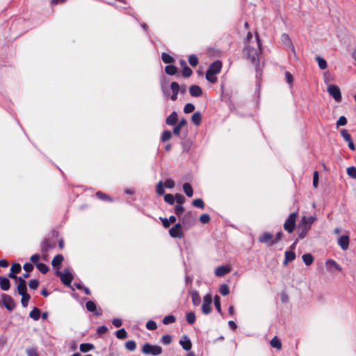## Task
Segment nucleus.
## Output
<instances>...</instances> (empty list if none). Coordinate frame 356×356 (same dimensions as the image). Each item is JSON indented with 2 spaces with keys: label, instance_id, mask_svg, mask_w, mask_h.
<instances>
[{
  "label": "nucleus",
  "instance_id": "1",
  "mask_svg": "<svg viewBox=\"0 0 356 356\" xmlns=\"http://www.w3.org/2000/svg\"><path fill=\"white\" fill-rule=\"evenodd\" d=\"M256 40L257 48L252 47L247 44L244 47L243 53L247 56L252 63L255 65L256 70H257L259 63V54L261 51V42L257 35L256 36Z\"/></svg>",
  "mask_w": 356,
  "mask_h": 356
},
{
  "label": "nucleus",
  "instance_id": "2",
  "mask_svg": "<svg viewBox=\"0 0 356 356\" xmlns=\"http://www.w3.org/2000/svg\"><path fill=\"white\" fill-rule=\"evenodd\" d=\"M316 220V218L315 216L302 217L298 224V228L300 229V232L298 234L299 238L302 239L307 236L308 231L311 229L312 225Z\"/></svg>",
  "mask_w": 356,
  "mask_h": 356
},
{
  "label": "nucleus",
  "instance_id": "3",
  "mask_svg": "<svg viewBox=\"0 0 356 356\" xmlns=\"http://www.w3.org/2000/svg\"><path fill=\"white\" fill-rule=\"evenodd\" d=\"M142 352L146 355L157 356L162 353V348L157 345L146 343L142 348Z\"/></svg>",
  "mask_w": 356,
  "mask_h": 356
},
{
  "label": "nucleus",
  "instance_id": "4",
  "mask_svg": "<svg viewBox=\"0 0 356 356\" xmlns=\"http://www.w3.org/2000/svg\"><path fill=\"white\" fill-rule=\"evenodd\" d=\"M56 275L60 277L61 282L65 286H70L74 278L69 269H65L63 272L58 270L56 272Z\"/></svg>",
  "mask_w": 356,
  "mask_h": 356
},
{
  "label": "nucleus",
  "instance_id": "5",
  "mask_svg": "<svg viewBox=\"0 0 356 356\" xmlns=\"http://www.w3.org/2000/svg\"><path fill=\"white\" fill-rule=\"evenodd\" d=\"M297 217V213H291L286 218L284 224V229L289 233L293 232L296 226V220Z\"/></svg>",
  "mask_w": 356,
  "mask_h": 356
},
{
  "label": "nucleus",
  "instance_id": "6",
  "mask_svg": "<svg viewBox=\"0 0 356 356\" xmlns=\"http://www.w3.org/2000/svg\"><path fill=\"white\" fill-rule=\"evenodd\" d=\"M1 298L3 305L8 311L11 312L15 308V302L10 295L3 293Z\"/></svg>",
  "mask_w": 356,
  "mask_h": 356
},
{
  "label": "nucleus",
  "instance_id": "7",
  "mask_svg": "<svg viewBox=\"0 0 356 356\" xmlns=\"http://www.w3.org/2000/svg\"><path fill=\"white\" fill-rule=\"evenodd\" d=\"M169 234L172 238H183L184 233L181 229V225L180 223H176L169 229Z\"/></svg>",
  "mask_w": 356,
  "mask_h": 356
},
{
  "label": "nucleus",
  "instance_id": "8",
  "mask_svg": "<svg viewBox=\"0 0 356 356\" xmlns=\"http://www.w3.org/2000/svg\"><path fill=\"white\" fill-rule=\"evenodd\" d=\"M327 92L334 99L339 102L341 99V93L339 88L336 85H330L327 87Z\"/></svg>",
  "mask_w": 356,
  "mask_h": 356
},
{
  "label": "nucleus",
  "instance_id": "9",
  "mask_svg": "<svg viewBox=\"0 0 356 356\" xmlns=\"http://www.w3.org/2000/svg\"><path fill=\"white\" fill-rule=\"evenodd\" d=\"M259 241L261 243H264L267 245L268 246H272L274 245L273 235L270 232H266L263 233L261 236H259Z\"/></svg>",
  "mask_w": 356,
  "mask_h": 356
},
{
  "label": "nucleus",
  "instance_id": "10",
  "mask_svg": "<svg viewBox=\"0 0 356 356\" xmlns=\"http://www.w3.org/2000/svg\"><path fill=\"white\" fill-rule=\"evenodd\" d=\"M56 247L55 243H51L49 239L46 238L42 241L40 244V250L42 254H47L50 250Z\"/></svg>",
  "mask_w": 356,
  "mask_h": 356
},
{
  "label": "nucleus",
  "instance_id": "11",
  "mask_svg": "<svg viewBox=\"0 0 356 356\" xmlns=\"http://www.w3.org/2000/svg\"><path fill=\"white\" fill-rule=\"evenodd\" d=\"M340 133L343 139L348 142V147L350 149L354 151L355 149V145L352 140L351 136L348 134V131L343 129L341 130Z\"/></svg>",
  "mask_w": 356,
  "mask_h": 356
},
{
  "label": "nucleus",
  "instance_id": "12",
  "mask_svg": "<svg viewBox=\"0 0 356 356\" xmlns=\"http://www.w3.org/2000/svg\"><path fill=\"white\" fill-rule=\"evenodd\" d=\"M86 307L88 311L94 312L95 315L97 316H100L102 315V310H97V306L94 301L92 300H88L86 302Z\"/></svg>",
  "mask_w": 356,
  "mask_h": 356
},
{
  "label": "nucleus",
  "instance_id": "13",
  "mask_svg": "<svg viewBox=\"0 0 356 356\" xmlns=\"http://www.w3.org/2000/svg\"><path fill=\"white\" fill-rule=\"evenodd\" d=\"M179 344L182 348L186 351H188L192 348V343L191 339L187 335H184L179 340Z\"/></svg>",
  "mask_w": 356,
  "mask_h": 356
},
{
  "label": "nucleus",
  "instance_id": "14",
  "mask_svg": "<svg viewBox=\"0 0 356 356\" xmlns=\"http://www.w3.org/2000/svg\"><path fill=\"white\" fill-rule=\"evenodd\" d=\"M222 68V63L220 60H216L213 62L209 67L207 71L210 72L212 74H218Z\"/></svg>",
  "mask_w": 356,
  "mask_h": 356
},
{
  "label": "nucleus",
  "instance_id": "15",
  "mask_svg": "<svg viewBox=\"0 0 356 356\" xmlns=\"http://www.w3.org/2000/svg\"><path fill=\"white\" fill-rule=\"evenodd\" d=\"M21 270L22 267L19 264L15 263L13 264L10 268V272L8 274V277L11 279H17L18 277L16 275V273H19Z\"/></svg>",
  "mask_w": 356,
  "mask_h": 356
},
{
  "label": "nucleus",
  "instance_id": "16",
  "mask_svg": "<svg viewBox=\"0 0 356 356\" xmlns=\"http://www.w3.org/2000/svg\"><path fill=\"white\" fill-rule=\"evenodd\" d=\"M349 237L347 235H343L338 239V245L343 250H346L349 245Z\"/></svg>",
  "mask_w": 356,
  "mask_h": 356
},
{
  "label": "nucleus",
  "instance_id": "17",
  "mask_svg": "<svg viewBox=\"0 0 356 356\" xmlns=\"http://www.w3.org/2000/svg\"><path fill=\"white\" fill-rule=\"evenodd\" d=\"M281 40L283 44H284L286 46L289 47L291 49V50L292 51V52L293 54H295L294 46L293 45V43H292L288 34L282 33L281 35Z\"/></svg>",
  "mask_w": 356,
  "mask_h": 356
},
{
  "label": "nucleus",
  "instance_id": "18",
  "mask_svg": "<svg viewBox=\"0 0 356 356\" xmlns=\"http://www.w3.org/2000/svg\"><path fill=\"white\" fill-rule=\"evenodd\" d=\"M18 280L17 292L19 294H22L27 291L26 282L22 277L17 278Z\"/></svg>",
  "mask_w": 356,
  "mask_h": 356
},
{
  "label": "nucleus",
  "instance_id": "19",
  "mask_svg": "<svg viewBox=\"0 0 356 356\" xmlns=\"http://www.w3.org/2000/svg\"><path fill=\"white\" fill-rule=\"evenodd\" d=\"M189 92L192 97H198L202 95V90L197 85H192L189 88Z\"/></svg>",
  "mask_w": 356,
  "mask_h": 356
},
{
  "label": "nucleus",
  "instance_id": "20",
  "mask_svg": "<svg viewBox=\"0 0 356 356\" xmlns=\"http://www.w3.org/2000/svg\"><path fill=\"white\" fill-rule=\"evenodd\" d=\"M178 118H177V113L176 111H173L171 113V114L168 116V118L165 120V123L168 125L173 126L175 125L177 122Z\"/></svg>",
  "mask_w": 356,
  "mask_h": 356
},
{
  "label": "nucleus",
  "instance_id": "21",
  "mask_svg": "<svg viewBox=\"0 0 356 356\" xmlns=\"http://www.w3.org/2000/svg\"><path fill=\"white\" fill-rule=\"evenodd\" d=\"M229 272V268L225 266H220L216 268L215 270V275L217 277H222L227 273Z\"/></svg>",
  "mask_w": 356,
  "mask_h": 356
},
{
  "label": "nucleus",
  "instance_id": "22",
  "mask_svg": "<svg viewBox=\"0 0 356 356\" xmlns=\"http://www.w3.org/2000/svg\"><path fill=\"white\" fill-rule=\"evenodd\" d=\"M191 299L194 306H198L201 302V297L197 291L193 290L191 292Z\"/></svg>",
  "mask_w": 356,
  "mask_h": 356
},
{
  "label": "nucleus",
  "instance_id": "23",
  "mask_svg": "<svg viewBox=\"0 0 356 356\" xmlns=\"http://www.w3.org/2000/svg\"><path fill=\"white\" fill-rule=\"evenodd\" d=\"M0 287L3 291H8L10 287V282L8 278L1 277L0 279Z\"/></svg>",
  "mask_w": 356,
  "mask_h": 356
},
{
  "label": "nucleus",
  "instance_id": "24",
  "mask_svg": "<svg viewBox=\"0 0 356 356\" xmlns=\"http://www.w3.org/2000/svg\"><path fill=\"white\" fill-rule=\"evenodd\" d=\"M296 259V254L292 251H286L284 264H287L289 261H291Z\"/></svg>",
  "mask_w": 356,
  "mask_h": 356
},
{
  "label": "nucleus",
  "instance_id": "25",
  "mask_svg": "<svg viewBox=\"0 0 356 356\" xmlns=\"http://www.w3.org/2000/svg\"><path fill=\"white\" fill-rule=\"evenodd\" d=\"M183 190L186 195V196L191 197L193 195V190L192 188L191 185L189 183H184L183 184Z\"/></svg>",
  "mask_w": 356,
  "mask_h": 356
},
{
  "label": "nucleus",
  "instance_id": "26",
  "mask_svg": "<svg viewBox=\"0 0 356 356\" xmlns=\"http://www.w3.org/2000/svg\"><path fill=\"white\" fill-rule=\"evenodd\" d=\"M63 261V256L62 254H57L53 258V259L51 261V265L54 267L59 266L61 264Z\"/></svg>",
  "mask_w": 356,
  "mask_h": 356
},
{
  "label": "nucleus",
  "instance_id": "27",
  "mask_svg": "<svg viewBox=\"0 0 356 356\" xmlns=\"http://www.w3.org/2000/svg\"><path fill=\"white\" fill-rule=\"evenodd\" d=\"M29 316L34 321L39 320L40 317V310L38 307H34L32 311L29 313Z\"/></svg>",
  "mask_w": 356,
  "mask_h": 356
},
{
  "label": "nucleus",
  "instance_id": "28",
  "mask_svg": "<svg viewBox=\"0 0 356 356\" xmlns=\"http://www.w3.org/2000/svg\"><path fill=\"white\" fill-rule=\"evenodd\" d=\"M302 258L303 262L305 263V264L306 266H310L313 263L314 257L309 253L304 254L302 255Z\"/></svg>",
  "mask_w": 356,
  "mask_h": 356
},
{
  "label": "nucleus",
  "instance_id": "29",
  "mask_svg": "<svg viewBox=\"0 0 356 356\" xmlns=\"http://www.w3.org/2000/svg\"><path fill=\"white\" fill-rule=\"evenodd\" d=\"M19 295L22 296L21 303L22 307H26L28 306L29 301L31 298L30 295L28 294L27 292L22 293V294Z\"/></svg>",
  "mask_w": 356,
  "mask_h": 356
},
{
  "label": "nucleus",
  "instance_id": "30",
  "mask_svg": "<svg viewBox=\"0 0 356 356\" xmlns=\"http://www.w3.org/2000/svg\"><path fill=\"white\" fill-rule=\"evenodd\" d=\"M192 122L197 126L200 125L202 120L201 113L200 112H195L191 117Z\"/></svg>",
  "mask_w": 356,
  "mask_h": 356
},
{
  "label": "nucleus",
  "instance_id": "31",
  "mask_svg": "<svg viewBox=\"0 0 356 356\" xmlns=\"http://www.w3.org/2000/svg\"><path fill=\"white\" fill-rule=\"evenodd\" d=\"M94 348V346L92 343H86L80 345L79 349L83 353H87Z\"/></svg>",
  "mask_w": 356,
  "mask_h": 356
},
{
  "label": "nucleus",
  "instance_id": "32",
  "mask_svg": "<svg viewBox=\"0 0 356 356\" xmlns=\"http://www.w3.org/2000/svg\"><path fill=\"white\" fill-rule=\"evenodd\" d=\"M316 60L318 62V65L320 69L325 70L327 67V61L321 56H316Z\"/></svg>",
  "mask_w": 356,
  "mask_h": 356
},
{
  "label": "nucleus",
  "instance_id": "33",
  "mask_svg": "<svg viewBox=\"0 0 356 356\" xmlns=\"http://www.w3.org/2000/svg\"><path fill=\"white\" fill-rule=\"evenodd\" d=\"M165 72L169 75H175L177 72V67L172 65L165 66Z\"/></svg>",
  "mask_w": 356,
  "mask_h": 356
},
{
  "label": "nucleus",
  "instance_id": "34",
  "mask_svg": "<svg viewBox=\"0 0 356 356\" xmlns=\"http://www.w3.org/2000/svg\"><path fill=\"white\" fill-rule=\"evenodd\" d=\"M96 196L101 200L108 201V202L113 201V199L110 196H108L106 193H102V191H97L96 193Z\"/></svg>",
  "mask_w": 356,
  "mask_h": 356
},
{
  "label": "nucleus",
  "instance_id": "35",
  "mask_svg": "<svg viewBox=\"0 0 356 356\" xmlns=\"http://www.w3.org/2000/svg\"><path fill=\"white\" fill-rule=\"evenodd\" d=\"M115 336L119 339H124L127 337V332L124 328H121L115 332Z\"/></svg>",
  "mask_w": 356,
  "mask_h": 356
},
{
  "label": "nucleus",
  "instance_id": "36",
  "mask_svg": "<svg viewBox=\"0 0 356 356\" xmlns=\"http://www.w3.org/2000/svg\"><path fill=\"white\" fill-rule=\"evenodd\" d=\"M36 267L39 270V271L42 274L47 273L48 272V270H49V268L48 267V266H47L44 263L36 264Z\"/></svg>",
  "mask_w": 356,
  "mask_h": 356
},
{
  "label": "nucleus",
  "instance_id": "37",
  "mask_svg": "<svg viewBox=\"0 0 356 356\" xmlns=\"http://www.w3.org/2000/svg\"><path fill=\"white\" fill-rule=\"evenodd\" d=\"M164 201L170 205L174 204L175 202V195L170 193L165 194L164 195Z\"/></svg>",
  "mask_w": 356,
  "mask_h": 356
},
{
  "label": "nucleus",
  "instance_id": "38",
  "mask_svg": "<svg viewBox=\"0 0 356 356\" xmlns=\"http://www.w3.org/2000/svg\"><path fill=\"white\" fill-rule=\"evenodd\" d=\"M193 207L203 209L204 208V203L200 198L193 200L192 202Z\"/></svg>",
  "mask_w": 356,
  "mask_h": 356
},
{
  "label": "nucleus",
  "instance_id": "39",
  "mask_svg": "<svg viewBox=\"0 0 356 356\" xmlns=\"http://www.w3.org/2000/svg\"><path fill=\"white\" fill-rule=\"evenodd\" d=\"M214 305L218 313L221 314L220 298L218 295H216L213 298Z\"/></svg>",
  "mask_w": 356,
  "mask_h": 356
},
{
  "label": "nucleus",
  "instance_id": "40",
  "mask_svg": "<svg viewBox=\"0 0 356 356\" xmlns=\"http://www.w3.org/2000/svg\"><path fill=\"white\" fill-rule=\"evenodd\" d=\"M219 292L222 295V296H227L229 293V286L226 284H222L220 286V288H219Z\"/></svg>",
  "mask_w": 356,
  "mask_h": 356
},
{
  "label": "nucleus",
  "instance_id": "41",
  "mask_svg": "<svg viewBox=\"0 0 356 356\" xmlns=\"http://www.w3.org/2000/svg\"><path fill=\"white\" fill-rule=\"evenodd\" d=\"M175 197L177 204L183 205L186 202L185 197L180 193L175 194Z\"/></svg>",
  "mask_w": 356,
  "mask_h": 356
},
{
  "label": "nucleus",
  "instance_id": "42",
  "mask_svg": "<svg viewBox=\"0 0 356 356\" xmlns=\"http://www.w3.org/2000/svg\"><path fill=\"white\" fill-rule=\"evenodd\" d=\"M186 321L187 322L192 325L195 323V314L194 312H190L186 314Z\"/></svg>",
  "mask_w": 356,
  "mask_h": 356
},
{
  "label": "nucleus",
  "instance_id": "43",
  "mask_svg": "<svg viewBox=\"0 0 356 356\" xmlns=\"http://www.w3.org/2000/svg\"><path fill=\"white\" fill-rule=\"evenodd\" d=\"M161 58L163 63H165L170 64L174 62V58L170 55L166 53L162 54Z\"/></svg>",
  "mask_w": 356,
  "mask_h": 356
},
{
  "label": "nucleus",
  "instance_id": "44",
  "mask_svg": "<svg viewBox=\"0 0 356 356\" xmlns=\"http://www.w3.org/2000/svg\"><path fill=\"white\" fill-rule=\"evenodd\" d=\"M205 77H206V79L212 83H214L216 82L217 81V77L216 76V74H212L210 72H208L207 71L206 72V75H205Z\"/></svg>",
  "mask_w": 356,
  "mask_h": 356
},
{
  "label": "nucleus",
  "instance_id": "45",
  "mask_svg": "<svg viewBox=\"0 0 356 356\" xmlns=\"http://www.w3.org/2000/svg\"><path fill=\"white\" fill-rule=\"evenodd\" d=\"M188 62L192 67H195L198 64V58L195 54H191L188 57Z\"/></svg>",
  "mask_w": 356,
  "mask_h": 356
},
{
  "label": "nucleus",
  "instance_id": "46",
  "mask_svg": "<svg viewBox=\"0 0 356 356\" xmlns=\"http://www.w3.org/2000/svg\"><path fill=\"white\" fill-rule=\"evenodd\" d=\"M172 137V133L169 130H165L163 132L161 135V140L162 142H166L167 140H170Z\"/></svg>",
  "mask_w": 356,
  "mask_h": 356
},
{
  "label": "nucleus",
  "instance_id": "47",
  "mask_svg": "<svg viewBox=\"0 0 356 356\" xmlns=\"http://www.w3.org/2000/svg\"><path fill=\"white\" fill-rule=\"evenodd\" d=\"M125 347L129 351H134L136 348V343L134 341L130 340L126 342Z\"/></svg>",
  "mask_w": 356,
  "mask_h": 356
},
{
  "label": "nucleus",
  "instance_id": "48",
  "mask_svg": "<svg viewBox=\"0 0 356 356\" xmlns=\"http://www.w3.org/2000/svg\"><path fill=\"white\" fill-rule=\"evenodd\" d=\"M175 317L173 315H168L163 318V323L165 325H168L170 323H175Z\"/></svg>",
  "mask_w": 356,
  "mask_h": 356
},
{
  "label": "nucleus",
  "instance_id": "49",
  "mask_svg": "<svg viewBox=\"0 0 356 356\" xmlns=\"http://www.w3.org/2000/svg\"><path fill=\"white\" fill-rule=\"evenodd\" d=\"M270 345H271L272 347L276 348L277 349H280L282 347V343H281L280 339H278L276 337H274L270 341Z\"/></svg>",
  "mask_w": 356,
  "mask_h": 356
},
{
  "label": "nucleus",
  "instance_id": "50",
  "mask_svg": "<svg viewBox=\"0 0 356 356\" xmlns=\"http://www.w3.org/2000/svg\"><path fill=\"white\" fill-rule=\"evenodd\" d=\"M192 73V70L188 66H184V68H182V76L184 77L188 78L191 76Z\"/></svg>",
  "mask_w": 356,
  "mask_h": 356
},
{
  "label": "nucleus",
  "instance_id": "51",
  "mask_svg": "<svg viewBox=\"0 0 356 356\" xmlns=\"http://www.w3.org/2000/svg\"><path fill=\"white\" fill-rule=\"evenodd\" d=\"M156 191L159 195H162L164 194L165 191L163 188V184L162 181H160L156 186Z\"/></svg>",
  "mask_w": 356,
  "mask_h": 356
},
{
  "label": "nucleus",
  "instance_id": "52",
  "mask_svg": "<svg viewBox=\"0 0 356 356\" xmlns=\"http://www.w3.org/2000/svg\"><path fill=\"white\" fill-rule=\"evenodd\" d=\"M347 174L353 179H356V168L354 166L348 167L347 168Z\"/></svg>",
  "mask_w": 356,
  "mask_h": 356
},
{
  "label": "nucleus",
  "instance_id": "53",
  "mask_svg": "<svg viewBox=\"0 0 356 356\" xmlns=\"http://www.w3.org/2000/svg\"><path fill=\"white\" fill-rule=\"evenodd\" d=\"M184 208L183 205L176 204L175 207V214L180 218L181 215L184 213Z\"/></svg>",
  "mask_w": 356,
  "mask_h": 356
},
{
  "label": "nucleus",
  "instance_id": "54",
  "mask_svg": "<svg viewBox=\"0 0 356 356\" xmlns=\"http://www.w3.org/2000/svg\"><path fill=\"white\" fill-rule=\"evenodd\" d=\"M170 89L172 93L178 94L180 90V86L178 83L174 81L170 84Z\"/></svg>",
  "mask_w": 356,
  "mask_h": 356
},
{
  "label": "nucleus",
  "instance_id": "55",
  "mask_svg": "<svg viewBox=\"0 0 356 356\" xmlns=\"http://www.w3.org/2000/svg\"><path fill=\"white\" fill-rule=\"evenodd\" d=\"M195 110V106L191 103H188L184 106V112L185 113H192Z\"/></svg>",
  "mask_w": 356,
  "mask_h": 356
},
{
  "label": "nucleus",
  "instance_id": "56",
  "mask_svg": "<svg viewBox=\"0 0 356 356\" xmlns=\"http://www.w3.org/2000/svg\"><path fill=\"white\" fill-rule=\"evenodd\" d=\"M146 328L149 330H154L157 328V325L155 321L149 320L146 323Z\"/></svg>",
  "mask_w": 356,
  "mask_h": 356
},
{
  "label": "nucleus",
  "instance_id": "57",
  "mask_svg": "<svg viewBox=\"0 0 356 356\" xmlns=\"http://www.w3.org/2000/svg\"><path fill=\"white\" fill-rule=\"evenodd\" d=\"M27 356H39L36 348H29L26 350Z\"/></svg>",
  "mask_w": 356,
  "mask_h": 356
},
{
  "label": "nucleus",
  "instance_id": "58",
  "mask_svg": "<svg viewBox=\"0 0 356 356\" xmlns=\"http://www.w3.org/2000/svg\"><path fill=\"white\" fill-rule=\"evenodd\" d=\"M39 282L38 280L32 279L29 282V286L31 289H36L38 287Z\"/></svg>",
  "mask_w": 356,
  "mask_h": 356
},
{
  "label": "nucleus",
  "instance_id": "59",
  "mask_svg": "<svg viewBox=\"0 0 356 356\" xmlns=\"http://www.w3.org/2000/svg\"><path fill=\"white\" fill-rule=\"evenodd\" d=\"M337 262L332 259H328L325 262L326 268L328 270H332V268L336 266Z\"/></svg>",
  "mask_w": 356,
  "mask_h": 356
},
{
  "label": "nucleus",
  "instance_id": "60",
  "mask_svg": "<svg viewBox=\"0 0 356 356\" xmlns=\"http://www.w3.org/2000/svg\"><path fill=\"white\" fill-rule=\"evenodd\" d=\"M211 220V218L209 214L204 213L202 214L200 217V220L202 223L206 224L208 223Z\"/></svg>",
  "mask_w": 356,
  "mask_h": 356
},
{
  "label": "nucleus",
  "instance_id": "61",
  "mask_svg": "<svg viewBox=\"0 0 356 356\" xmlns=\"http://www.w3.org/2000/svg\"><path fill=\"white\" fill-rule=\"evenodd\" d=\"M347 123V119L345 116H341L339 120L337 121L336 125L337 127L344 126Z\"/></svg>",
  "mask_w": 356,
  "mask_h": 356
},
{
  "label": "nucleus",
  "instance_id": "62",
  "mask_svg": "<svg viewBox=\"0 0 356 356\" xmlns=\"http://www.w3.org/2000/svg\"><path fill=\"white\" fill-rule=\"evenodd\" d=\"M211 311V305L202 304V312L204 314H209Z\"/></svg>",
  "mask_w": 356,
  "mask_h": 356
},
{
  "label": "nucleus",
  "instance_id": "63",
  "mask_svg": "<svg viewBox=\"0 0 356 356\" xmlns=\"http://www.w3.org/2000/svg\"><path fill=\"white\" fill-rule=\"evenodd\" d=\"M172 341V337L169 334H165L161 338V342L165 345L170 344Z\"/></svg>",
  "mask_w": 356,
  "mask_h": 356
},
{
  "label": "nucleus",
  "instance_id": "64",
  "mask_svg": "<svg viewBox=\"0 0 356 356\" xmlns=\"http://www.w3.org/2000/svg\"><path fill=\"white\" fill-rule=\"evenodd\" d=\"M212 302V296L211 294H207L203 298V304L206 305H211Z\"/></svg>",
  "mask_w": 356,
  "mask_h": 356
}]
</instances>
